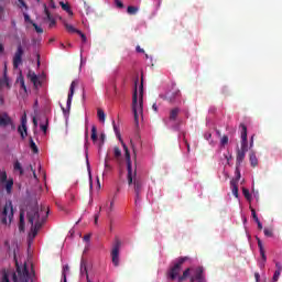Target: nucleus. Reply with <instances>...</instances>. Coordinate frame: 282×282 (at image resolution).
Here are the masks:
<instances>
[{
	"label": "nucleus",
	"mask_w": 282,
	"mask_h": 282,
	"mask_svg": "<svg viewBox=\"0 0 282 282\" xmlns=\"http://www.w3.org/2000/svg\"><path fill=\"white\" fill-rule=\"evenodd\" d=\"M138 78L134 82V91L132 95V112L134 116V122L135 126L139 127L140 121H139V116H142L144 111V80L141 79V85H140V93H139V102H138Z\"/></svg>",
	"instance_id": "f257e3e1"
},
{
	"label": "nucleus",
	"mask_w": 282,
	"mask_h": 282,
	"mask_svg": "<svg viewBox=\"0 0 282 282\" xmlns=\"http://www.w3.org/2000/svg\"><path fill=\"white\" fill-rule=\"evenodd\" d=\"M123 150L126 153V162H127V170H128V184L131 186V184H134V193L137 199H140V193H142V181L138 180L135 176L138 175V172L134 170L131 165V153H129V148L127 144H123Z\"/></svg>",
	"instance_id": "f03ea898"
},
{
	"label": "nucleus",
	"mask_w": 282,
	"mask_h": 282,
	"mask_svg": "<svg viewBox=\"0 0 282 282\" xmlns=\"http://www.w3.org/2000/svg\"><path fill=\"white\" fill-rule=\"evenodd\" d=\"M47 215H50V210H46L45 206H41V208H39L37 205L30 206L26 213V217L31 226H34L35 224L43 226L47 219Z\"/></svg>",
	"instance_id": "7ed1b4c3"
},
{
	"label": "nucleus",
	"mask_w": 282,
	"mask_h": 282,
	"mask_svg": "<svg viewBox=\"0 0 282 282\" xmlns=\"http://www.w3.org/2000/svg\"><path fill=\"white\" fill-rule=\"evenodd\" d=\"M191 272L193 275L191 276ZM191 276V282H206V275H204V267H197L195 269L187 268L181 276H178L177 282H184Z\"/></svg>",
	"instance_id": "20e7f679"
},
{
	"label": "nucleus",
	"mask_w": 282,
	"mask_h": 282,
	"mask_svg": "<svg viewBox=\"0 0 282 282\" xmlns=\"http://www.w3.org/2000/svg\"><path fill=\"white\" fill-rule=\"evenodd\" d=\"M8 219L9 224H12V219H14V207H12L11 200H8L3 207L1 213V224H3V226H8Z\"/></svg>",
	"instance_id": "39448f33"
},
{
	"label": "nucleus",
	"mask_w": 282,
	"mask_h": 282,
	"mask_svg": "<svg viewBox=\"0 0 282 282\" xmlns=\"http://www.w3.org/2000/svg\"><path fill=\"white\" fill-rule=\"evenodd\" d=\"M191 258L188 257H181L176 260V262L174 263V265L170 269L167 275L170 276V279L172 281H175L180 274V272L182 271V265H184V263H186V261H189Z\"/></svg>",
	"instance_id": "423d86ee"
},
{
	"label": "nucleus",
	"mask_w": 282,
	"mask_h": 282,
	"mask_svg": "<svg viewBox=\"0 0 282 282\" xmlns=\"http://www.w3.org/2000/svg\"><path fill=\"white\" fill-rule=\"evenodd\" d=\"M122 246V241L120 239L116 238L112 249H111V259L112 263L116 268L120 265V247Z\"/></svg>",
	"instance_id": "0eeeda50"
},
{
	"label": "nucleus",
	"mask_w": 282,
	"mask_h": 282,
	"mask_svg": "<svg viewBox=\"0 0 282 282\" xmlns=\"http://www.w3.org/2000/svg\"><path fill=\"white\" fill-rule=\"evenodd\" d=\"M76 87H78V80H73L70 84V87H69V93H68L67 102H66V109L64 107H62L63 113H69V109H72V100L74 98Z\"/></svg>",
	"instance_id": "6e6552de"
},
{
	"label": "nucleus",
	"mask_w": 282,
	"mask_h": 282,
	"mask_svg": "<svg viewBox=\"0 0 282 282\" xmlns=\"http://www.w3.org/2000/svg\"><path fill=\"white\" fill-rule=\"evenodd\" d=\"M240 128H241V149H238V151L248 153V127H246V124L243 123H240Z\"/></svg>",
	"instance_id": "1a4fd4ad"
},
{
	"label": "nucleus",
	"mask_w": 282,
	"mask_h": 282,
	"mask_svg": "<svg viewBox=\"0 0 282 282\" xmlns=\"http://www.w3.org/2000/svg\"><path fill=\"white\" fill-rule=\"evenodd\" d=\"M18 133H20L21 140L28 138V115H22L21 124L18 127Z\"/></svg>",
	"instance_id": "9d476101"
},
{
	"label": "nucleus",
	"mask_w": 282,
	"mask_h": 282,
	"mask_svg": "<svg viewBox=\"0 0 282 282\" xmlns=\"http://www.w3.org/2000/svg\"><path fill=\"white\" fill-rule=\"evenodd\" d=\"M0 127H11V129L14 131L17 129V126L14 124V121L12 120V117L8 115V112H3L0 115Z\"/></svg>",
	"instance_id": "9b49d317"
},
{
	"label": "nucleus",
	"mask_w": 282,
	"mask_h": 282,
	"mask_svg": "<svg viewBox=\"0 0 282 282\" xmlns=\"http://www.w3.org/2000/svg\"><path fill=\"white\" fill-rule=\"evenodd\" d=\"M239 180H241V172L239 170H236V180L230 181L231 192L232 195L236 197H239Z\"/></svg>",
	"instance_id": "f8f14e48"
},
{
	"label": "nucleus",
	"mask_w": 282,
	"mask_h": 282,
	"mask_svg": "<svg viewBox=\"0 0 282 282\" xmlns=\"http://www.w3.org/2000/svg\"><path fill=\"white\" fill-rule=\"evenodd\" d=\"M23 63V46L19 45L18 50L13 56V67L14 69L19 68V65Z\"/></svg>",
	"instance_id": "ddd939ff"
},
{
	"label": "nucleus",
	"mask_w": 282,
	"mask_h": 282,
	"mask_svg": "<svg viewBox=\"0 0 282 282\" xmlns=\"http://www.w3.org/2000/svg\"><path fill=\"white\" fill-rule=\"evenodd\" d=\"M257 241H258V248L260 250V254L262 258V263H260V268H265V262L268 261V257L265 256V249L263 248V242L261 241L260 237H256Z\"/></svg>",
	"instance_id": "4468645a"
},
{
	"label": "nucleus",
	"mask_w": 282,
	"mask_h": 282,
	"mask_svg": "<svg viewBox=\"0 0 282 282\" xmlns=\"http://www.w3.org/2000/svg\"><path fill=\"white\" fill-rule=\"evenodd\" d=\"M44 21H50L48 28H54L56 25V20L54 17H52V13H50V9H47V4H44Z\"/></svg>",
	"instance_id": "2eb2a0df"
},
{
	"label": "nucleus",
	"mask_w": 282,
	"mask_h": 282,
	"mask_svg": "<svg viewBox=\"0 0 282 282\" xmlns=\"http://www.w3.org/2000/svg\"><path fill=\"white\" fill-rule=\"evenodd\" d=\"M243 160H246V152H242L241 150H237V156H236V171L239 170V166L243 163Z\"/></svg>",
	"instance_id": "dca6fc26"
},
{
	"label": "nucleus",
	"mask_w": 282,
	"mask_h": 282,
	"mask_svg": "<svg viewBox=\"0 0 282 282\" xmlns=\"http://www.w3.org/2000/svg\"><path fill=\"white\" fill-rule=\"evenodd\" d=\"M180 96H182V93H180V90H176L174 93H167L165 100H167V102H175V98H180Z\"/></svg>",
	"instance_id": "f3484780"
},
{
	"label": "nucleus",
	"mask_w": 282,
	"mask_h": 282,
	"mask_svg": "<svg viewBox=\"0 0 282 282\" xmlns=\"http://www.w3.org/2000/svg\"><path fill=\"white\" fill-rule=\"evenodd\" d=\"M3 85H6V87H10V82L8 79V66L7 65H4L3 78L0 79V87H3Z\"/></svg>",
	"instance_id": "a211bd4d"
},
{
	"label": "nucleus",
	"mask_w": 282,
	"mask_h": 282,
	"mask_svg": "<svg viewBox=\"0 0 282 282\" xmlns=\"http://www.w3.org/2000/svg\"><path fill=\"white\" fill-rule=\"evenodd\" d=\"M59 6L62 10H64V12H67V14H69V17H74V11H72V7L69 6V3L59 2Z\"/></svg>",
	"instance_id": "6ab92c4d"
},
{
	"label": "nucleus",
	"mask_w": 282,
	"mask_h": 282,
	"mask_svg": "<svg viewBox=\"0 0 282 282\" xmlns=\"http://www.w3.org/2000/svg\"><path fill=\"white\" fill-rule=\"evenodd\" d=\"M249 161H250L251 166H253V167L258 166V164H259V159H257V154L254 152H250Z\"/></svg>",
	"instance_id": "aec40b11"
},
{
	"label": "nucleus",
	"mask_w": 282,
	"mask_h": 282,
	"mask_svg": "<svg viewBox=\"0 0 282 282\" xmlns=\"http://www.w3.org/2000/svg\"><path fill=\"white\" fill-rule=\"evenodd\" d=\"M19 230L20 232H24L25 230V215L23 213H20Z\"/></svg>",
	"instance_id": "412c9836"
},
{
	"label": "nucleus",
	"mask_w": 282,
	"mask_h": 282,
	"mask_svg": "<svg viewBox=\"0 0 282 282\" xmlns=\"http://www.w3.org/2000/svg\"><path fill=\"white\" fill-rule=\"evenodd\" d=\"M177 116H180V108H173L170 111V120H172L173 122H175V120H177Z\"/></svg>",
	"instance_id": "4be33fe9"
},
{
	"label": "nucleus",
	"mask_w": 282,
	"mask_h": 282,
	"mask_svg": "<svg viewBox=\"0 0 282 282\" xmlns=\"http://www.w3.org/2000/svg\"><path fill=\"white\" fill-rule=\"evenodd\" d=\"M4 184H6L7 193H12V186H14V180L9 178L7 182H4Z\"/></svg>",
	"instance_id": "5701e85b"
},
{
	"label": "nucleus",
	"mask_w": 282,
	"mask_h": 282,
	"mask_svg": "<svg viewBox=\"0 0 282 282\" xmlns=\"http://www.w3.org/2000/svg\"><path fill=\"white\" fill-rule=\"evenodd\" d=\"M112 127H113V131H115L117 138L121 141L122 147H124V142L122 141V138L120 137V130L116 126V120H112Z\"/></svg>",
	"instance_id": "b1692460"
},
{
	"label": "nucleus",
	"mask_w": 282,
	"mask_h": 282,
	"mask_svg": "<svg viewBox=\"0 0 282 282\" xmlns=\"http://www.w3.org/2000/svg\"><path fill=\"white\" fill-rule=\"evenodd\" d=\"M93 142H97L98 141V129L96 128V126L91 127V135H90Z\"/></svg>",
	"instance_id": "393cba45"
},
{
	"label": "nucleus",
	"mask_w": 282,
	"mask_h": 282,
	"mask_svg": "<svg viewBox=\"0 0 282 282\" xmlns=\"http://www.w3.org/2000/svg\"><path fill=\"white\" fill-rule=\"evenodd\" d=\"M43 226H41V224H35L32 226L31 230H32V235L33 237H36V235H39V230H41Z\"/></svg>",
	"instance_id": "a878e982"
},
{
	"label": "nucleus",
	"mask_w": 282,
	"mask_h": 282,
	"mask_svg": "<svg viewBox=\"0 0 282 282\" xmlns=\"http://www.w3.org/2000/svg\"><path fill=\"white\" fill-rule=\"evenodd\" d=\"M97 116L100 122H105V119L107 116L105 115V111L100 108L97 109Z\"/></svg>",
	"instance_id": "bb28decb"
},
{
	"label": "nucleus",
	"mask_w": 282,
	"mask_h": 282,
	"mask_svg": "<svg viewBox=\"0 0 282 282\" xmlns=\"http://www.w3.org/2000/svg\"><path fill=\"white\" fill-rule=\"evenodd\" d=\"M242 194L247 202H252V195H250V191L248 188L243 187Z\"/></svg>",
	"instance_id": "cd10ccee"
},
{
	"label": "nucleus",
	"mask_w": 282,
	"mask_h": 282,
	"mask_svg": "<svg viewBox=\"0 0 282 282\" xmlns=\"http://www.w3.org/2000/svg\"><path fill=\"white\" fill-rule=\"evenodd\" d=\"M65 29L67 30V32H69L70 34H78L79 30L74 28V25L72 24H65Z\"/></svg>",
	"instance_id": "c85d7f7f"
},
{
	"label": "nucleus",
	"mask_w": 282,
	"mask_h": 282,
	"mask_svg": "<svg viewBox=\"0 0 282 282\" xmlns=\"http://www.w3.org/2000/svg\"><path fill=\"white\" fill-rule=\"evenodd\" d=\"M67 272H69V265L65 264L63 267V271H62V278H63L64 282H67Z\"/></svg>",
	"instance_id": "c756f323"
},
{
	"label": "nucleus",
	"mask_w": 282,
	"mask_h": 282,
	"mask_svg": "<svg viewBox=\"0 0 282 282\" xmlns=\"http://www.w3.org/2000/svg\"><path fill=\"white\" fill-rule=\"evenodd\" d=\"M13 169L14 171H19L20 175H23V166H21V162L15 161Z\"/></svg>",
	"instance_id": "7c9ffc66"
},
{
	"label": "nucleus",
	"mask_w": 282,
	"mask_h": 282,
	"mask_svg": "<svg viewBox=\"0 0 282 282\" xmlns=\"http://www.w3.org/2000/svg\"><path fill=\"white\" fill-rule=\"evenodd\" d=\"M111 165L109 164V156H106L105 159V170H104V173H109L111 172Z\"/></svg>",
	"instance_id": "2f4dec72"
},
{
	"label": "nucleus",
	"mask_w": 282,
	"mask_h": 282,
	"mask_svg": "<svg viewBox=\"0 0 282 282\" xmlns=\"http://www.w3.org/2000/svg\"><path fill=\"white\" fill-rule=\"evenodd\" d=\"M28 76H29L31 83H33V85H36V83H39V76H36L35 73H29Z\"/></svg>",
	"instance_id": "473e14b6"
},
{
	"label": "nucleus",
	"mask_w": 282,
	"mask_h": 282,
	"mask_svg": "<svg viewBox=\"0 0 282 282\" xmlns=\"http://www.w3.org/2000/svg\"><path fill=\"white\" fill-rule=\"evenodd\" d=\"M8 182V173L6 171L0 172V184H6Z\"/></svg>",
	"instance_id": "72a5a7b5"
},
{
	"label": "nucleus",
	"mask_w": 282,
	"mask_h": 282,
	"mask_svg": "<svg viewBox=\"0 0 282 282\" xmlns=\"http://www.w3.org/2000/svg\"><path fill=\"white\" fill-rule=\"evenodd\" d=\"M1 282H10V271H3L2 272V279Z\"/></svg>",
	"instance_id": "f704fd0d"
},
{
	"label": "nucleus",
	"mask_w": 282,
	"mask_h": 282,
	"mask_svg": "<svg viewBox=\"0 0 282 282\" xmlns=\"http://www.w3.org/2000/svg\"><path fill=\"white\" fill-rule=\"evenodd\" d=\"M30 148L32 149L33 153H39V148L32 138H30Z\"/></svg>",
	"instance_id": "c9c22d12"
},
{
	"label": "nucleus",
	"mask_w": 282,
	"mask_h": 282,
	"mask_svg": "<svg viewBox=\"0 0 282 282\" xmlns=\"http://www.w3.org/2000/svg\"><path fill=\"white\" fill-rule=\"evenodd\" d=\"M18 83H20L21 89H23L24 91H28V87L25 86V79L23 78V76H20L18 78Z\"/></svg>",
	"instance_id": "e433bc0d"
},
{
	"label": "nucleus",
	"mask_w": 282,
	"mask_h": 282,
	"mask_svg": "<svg viewBox=\"0 0 282 282\" xmlns=\"http://www.w3.org/2000/svg\"><path fill=\"white\" fill-rule=\"evenodd\" d=\"M138 7L129 6L127 9L128 14H138Z\"/></svg>",
	"instance_id": "4c0bfd02"
},
{
	"label": "nucleus",
	"mask_w": 282,
	"mask_h": 282,
	"mask_svg": "<svg viewBox=\"0 0 282 282\" xmlns=\"http://www.w3.org/2000/svg\"><path fill=\"white\" fill-rule=\"evenodd\" d=\"M113 153H115V158H117V159L122 155V151L118 147H115Z\"/></svg>",
	"instance_id": "58836bf2"
},
{
	"label": "nucleus",
	"mask_w": 282,
	"mask_h": 282,
	"mask_svg": "<svg viewBox=\"0 0 282 282\" xmlns=\"http://www.w3.org/2000/svg\"><path fill=\"white\" fill-rule=\"evenodd\" d=\"M0 21H6V9L0 7Z\"/></svg>",
	"instance_id": "ea45409f"
},
{
	"label": "nucleus",
	"mask_w": 282,
	"mask_h": 282,
	"mask_svg": "<svg viewBox=\"0 0 282 282\" xmlns=\"http://www.w3.org/2000/svg\"><path fill=\"white\" fill-rule=\"evenodd\" d=\"M32 25L34 26V30H35V32H37V34H43V29L41 26H39V24L33 22Z\"/></svg>",
	"instance_id": "a19ab883"
},
{
	"label": "nucleus",
	"mask_w": 282,
	"mask_h": 282,
	"mask_svg": "<svg viewBox=\"0 0 282 282\" xmlns=\"http://www.w3.org/2000/svg\"><path fill=\"white\" fill-rule=\"evenodd\" d=\"M23 17L26 23H31V25H33L34 21H32V19L30 18V14L23 13Z\"/></svg>",
	"instance_id": "79ce46f5"
},
{
	"label": "nucleus",
	"mask_w": 282,
	"mask_h": 282,
	"mask_svg": "<svg viewBox=\"0 0 282 282\" xmlns=\"http://www.w3.org/2000/svg\"><path fill=\"white\" fill-rule=\"evenodd\" d=\"M263 232H264V236L265 237H273V232H272V230L271 229H268V228H264V230H263Z\"/></svg>",
	"instance_id": "37998d69"
},
{
	"label": "nucleus",
	"mask_w": 282,
	"mask_h": 282,
	"mask_svg": "<svg viewBox=\"0 0 282 282\" xmlns=\"http://www.w3.org/2000/svg\"><path fill=\"white\" fill-rule=\"evenodd\" d=\"M220 144L221 147H226V144H228V135H224L220 140Z\"/></svg>",
	"instance_id": "c03bdc74"
},
{
	"label": "nucleus",
	"mask_w": 282,
	"mask_h": 282,
	"mask_svg": "<svg viewBox=\"0 0 282 282\" xmlns=\"http://www.w3.org/2000/svg\"><path fill=\"white\" fill-rule=\"evenodd\" d=\"M85 269H87V260L82 258V260H80V270H85Z\"/></svg>",
	"instance_id": "a18cd8bd"
},
{
	"label": "nucleus",
	"mask_w": 282,
	"mask_h": 282,
	"mask_svg": "<svg viewBox=\"0 0 282 282\" xmlns=\"http://www.w3.org/2000/svg\"><path fill=\"white\" fill-rule=\"evenodd\" d=\"M224 158L227 161V164H230V160H232V154H230V152H227V154H224Z\"/></svg>",
	"instance_id": "49530a36"
},
{
	"label": "nucleus",
	"mask_w": 282,
	"mask_h": 282,
	"mask_svg": "<svg viewBox=\"0 0 282 282\" xmlns=\"http://www.w3.org/2000/svg\"><path fill=\"white\" fill-rule=\"evenodd\" d=\"M251 216L253 217L254 221H259V216H257V210L251 207Z\"/></svg>",
	"instance_id": "de8ad7c7"
},
{
	"label": "nucleus",
	"mask_w": 282,
	"mask_h": 282,
	"mask_svg": "<svg viewBox=\"0 0 282 282\" xmlns=\"http://www.w3.org/2000/svg\"><path fill=\"white\" fill-rule=\"evenodd\" d=\"M45 124H41L40 129L43 131V133H47V119H45Z\"/></svg>",
	"instance_id": "09e8293b"
},
{
	"label": "nucleus",
	"mask_w": 282,
	"mask_h": 282,
	"mask_svg": "<svg viewBox=\"0 0 282 282\" xmlns=\"http://www.w3.org/2000/svg\"><path fill=\"white\" fill-rule=\"evenodd\" d=\"M111 213H113V200L110 202V205H109V207L107 209V214L108 215H111Z\"/></svg>",
	"instance_id": "8fccbe9b"
},
{
	"label": "nucleus",
	"mask_w": 282,
	"mask_h": 282,
	"mask_svg": "<svg viewBox=\"0 0 282 282\" xmlns=\"http://www.w3.org/2000/svg\"><path fill=\"white\" fill-rule=\"evenodd\" d=\"M80 274L82 276L85 275L86 279H89V272L87 271V269H80Z\"/></svg>",
	"instance_id": "3c124183"
},
{
	"label": "nucleus",
	"mask_w": 282,
	"mask_h": 282,
	"mask_svg": "<svg viewBox=\"0 0 282 282\" xmlns=\"http://www.w3.org/2000/svg\"><path fill=\"white\" fill-rule=\"evenodd\" d=\"M77 34L80 35V39L83 40L84 43H87V36L82 31H77Z\"/></svg>",
	"instance_id": "603ef678"
},
{
	"label": "nucleus",
	"mask_w": 282,
	"mask_h": 282,
	"mask_svg": "<svg viewBox=\"0 0 282 282\" xmlns=\"http://www.w3.org/2000/svg\"><path fill=\"white\" fill-rule=\"evenodd\" d=\"M279 276H281V272L275 271L274 274H273V282L279 281Z\"/></svg>",
	"instance_id": "864d4df0"
},
{
	"label": "nucleus",
	"mask_w": 282,
	"mask_h": 282,
	"mask_svg": "<svg viewBox=\"0 0 282 282\" xmlns=\"http://www.w3.org/2000/svg\"><path fill=\"white\" fill-rule=\"evenodd\" d=\"M275 268H276V270H275V272H282V263L281 262H275Z\"/></svg>",
	"instance_id": "5fc2aeb1"
},
{
	"label": "nucleus",
	"mask_w": 282,
	"mask_h": 282,
	"mask_svg": "<svg viewBox=\"0 0 282 282\" xmlns=\"http://www.w3.org/2000/svg\"><path fill=\"white\" fill-rule=\"evenodd\" d=\"M115 3L117 6V8H120V9L124 8V3H122V1H120V0H115Z\"/></svg>",
	"instance_id": "6e6d98bb"
},
{
	"label": "nucleus",
	"mask_w": 282,
	"mask_h": 282,
	"mask_svg": "<svg viewBox=\"0 0 282 282\" xmlns=\"http://www.w3.org/2000/svg\"><path fill=\"white\" fill-rule=\"evenodd\" d=\"M11 275H12V281L13 282H19V278L17 276L15 272H11Z\"/></svg>",
	"instance_id": "4d7b16f0"
},
{
	"label": "nucleus",
	"mask_w": 282,
	"mask_h": 282,
	"mask_svg": "<svg viewBox=\"0 0 282 282\" xmlns=\"http://www.w3.org/2000/svg\"><path fill=\"white\" fill-rule=\"evenodd\" d=\"M18 1H19L20 6H21L22 8H25V10H28V4L25 3L24 0H18Z\"/></svg>",
	"instance_id": "13d9d810"
},
{
	"label": "nucleus",
	"mask_w": 282,
	"mask_h": 282,
	"mask_svg": "<svg viewBox=\"0 0 282 282\" xmlns=\"http://www.w3.org/2000/svg\"><path fill=\"white\" fill-rule=\"evenodd\" d=\"M91 239V235L87 234L84 236V241L89 242Z\"/></svg>",
	"instance_id": "bf43d9fd"
},
{
	"label": "nucleus",
	"mask_w": 282,
	"mask_h": 282,
	"mask_svg": "<svg viewBox=\"0 0 282 282\" xmlns=\"http://www.w3.org/2000/svg\"><path fill=\"white\" fill-rule=\"evenodd\" d=\"M254 279H256V282H259L261 280V274H259V272H256Z\"/></svg>",
	"instance_id": "052dcab7"
},
{
	"label": "nucleus",
	"mask_w": 282,
	"mask_h": 282,
	"mask_svg": "<svg viewBox=\"0 0 282 282\" xmlns=\"http://www.w3.org/2000/svg\"><path fill=\"white\" fill-rule=\"evenodd\" d=\"M256 224L260 230H263V224H261V220L256 221Z\"/></svg>",
	"instance_id": "680f3d73"
},
{
	"label": "nucleus",
	"mask_w": 282,
	"mask_h": 282,
	"mask_svg": "<svg viewBox=\"0 0 282 282\" xmlns=\"http://www.w3.org/2000/svg\"><path fill=\"white\" fill-rule=\"evenodd\" d=\"M137 52H139L140 54H144V48H141L140 46L135 47Z\"/></svg>",
	"instance_id": "e2e57ef3"
},
{
	"label": "nucleus",
	"mask_w": 282,
	"mask_h": 282,
	"mask_svg": "<svg viewBox=\"0 0 282 282\" xmlns=\"http://www.w3.org/2000/svg\"><path fill=\"white\" fill-rule=\"evenodd\" d=\"M210 138H213V134H212V133H209V132L205 133V139H206V140H210Z\"/></svg>",
	"instance_id": "0e129e2a"
},
{
	"label": "nucleus",
	"mask_w": 282,
	"mask_h": 282,
	"mask_svg": "<svg viewBox=\"0 0 282 282\" xmlns=\"http://www.w3.org/2000/svg\"><path fill=\"white\" fill-rule=\"evenodd\" d=\"M3 52H6V47L3 46V44H0V54H3Z\"/></svg>",
	"instance_id": "69168bd1"
},
{
	"label": "nucleus",
	"mask_w": 282,
	"mask_h": 282,
	"mask_svg": "<svg viewBox=\"0 0 282 282\" xmlns=\"http://www.w3.org/2000/svg\"><path fill=\"white\" fill-rule=\"evenodd\" d=\"M33 124L34 127H39V121L36 120V117L33 118Z\"/></svg>",
	"instance_id": "338daca9"
},
{
	"label": "nucleus",
	"mask_w": 282,
	"mask_h": 282,
	"mask_svg": "<svg viewBox=\"0 0 282 282\" xmlns=\"http://www.w3.org/2000/svg\"><path fill=\"white\" fill-rule=\"evenodd\" d=\"M107 137L105 135V133H101L100 134V140H101V142H105V139H106Z\"/></svg>",
	"instance_id": "774afa93"
}]
</instances>
